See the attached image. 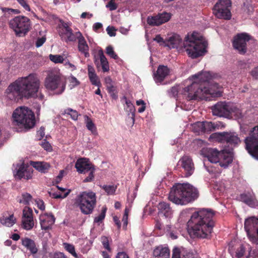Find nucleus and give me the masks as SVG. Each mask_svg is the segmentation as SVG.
I'll return each mask as SVG.
<instances>
[{
	"mask_svg": "<svg viewBox=\"0 0 258 258\" xmlns=\"http://www.w3.org/2000/svg\"><path fill=\"white\" fill-rule=\"evenodd\" d=\"M105 212H106V209L105 208V209H102L101 213L99 216H98L97 217L95 218L94 222L99 223V222H101L105 218Z\"/></svg>",
	"mask_w": 258,
	"mask_h": 258,
	"instance_id": "obj_53",
	"label": "nucleus"
},
{
	"mask_svg": "<svg viewBox=\"0 0 258 258\" xmlns=\"http://www.w3.org/2000/svg\"><path fill=\"white\" fill-rule=\"evenodd\" d=\"M231 4L230 0H219L213 8V14L218 18L230 19L231 17L229 10Z\"/></svg>",
	"mask_w": 258,
	"mask_h": 258,
	"instance_id": "obj_13",
	"label": "nucleus"
},
{
	"mask_svg": "<svg viewBox=\"0 0 258 258\" xmlns=\"http://www.w3.org/2000/svg\"><path fill=\"white\" fill-rule=\"evenodd\" d=\"M69 87L73 89L80 85V82L74 76H71L69 78Z\"/></svg>",
	"mask_w": 258,
	"mask_h": 258,
	"instance_id": "obj_42",
	"label": "nucleus"
},
{
	"mask_svg": "<svg viewBox=\"0 0 258 258\" xmlns=\"http://www.w3.org/2000/svg\"><path fill=\"white\" fill-rule=\"evenodd\" d=\"M240 200L249 207H258V201L253 193L243 194L240 195Z\"/></svg>",
	"mask_w": 258,
	"mask_h": 258,
	"instance_id": "obj_26",
	"label": "nucleus"
},
{
	"mask_svg": "<svg viewBox=\"0 0 258 258\" xmlns=\"http://www.w3.org/2000/svg\"><path fill=\"white\" fill-rule=\"evenodd\" d=\"M44 84L47 90L54 91L56 94H61L66 88V82L62 75L57 70H53L47 72Z\"/></svg>",
	"mask_w": 258,
	"mask_h": 258,
	"instance_id": "obj_8",
	"label": "nucleus"
},
{
	"mask_svg": "<svg viewBox=\"0 0 258 258\" xmlns=\"http://www.w3.org/2000/svg\"><path fill=\"white\" fill-rule=\"evenodd\" d=\"M35 203L39 209H40L41 210H44L45 209L44 202L42 200H36Z\"/></svg>",
	"mask_w": 258,
	"mask_h": 258,
	"instance_id": "obj_61",
	"label": "nucleus"
},
{
	"mask_svg": "<svg viewBox=\"0 0 258 258\" xmlns=\"http://www.w3.org/2000/svg\"><path fill=\"white\" fill-rule=\"evenodd\" d=\"M213 114L218 116L229 117L230 113L237 110L235 104L230 103L219 102L212 108Z\"/></svg>",
	"mask_w": 258,
	"mask_h": 258,
	"instance_id": "obj_15",
	"label": "nucleus"
},
{
	"mask_svg": "<svg viewBox=\"0 0 258 258\" xmlns=\"http://www.w3.org/2000/svg\"><path fill=\"white\" fill-rule=\"evenodd\" d=\"M18 201L24 205H29L32 202V197L28 193H24L18 198Z\"/></svg>",
	"mask_w": 258,
	"mask_h": 258,
	"instance_id": "obj_35",
	"label": "nucleus"
},
{
	"mask_svg": "<svg viewBox=\"0 0 258 258\" xmlns=\"http://www.w3.org/2000/svg\"><path fill=\"white\" fill-rule=\"evenodd\" d=\"M108 93L110 94L111 97L116 99L117 97L116 94V87L113 84L106 86Z\"/></svg>",
	"mask_w": 258,
	"mask_h": 258,
	"instance_id": "obj_44",
	"label": "nucleus"
},
{
	"mask_svg": "<svg viewBox=\"0 0 258 258\" xmlns=\"http://www.w3.org/2000/svg\"><path fill=\"white\" fill-rule=\"evenodd\" d=\"M245 143L248 153L258 159V125L253 128L249 136L245 139Z\"/></svg>",
	"mask_w": 258,
	"mask_h": 258,
	"instance_id": "obj_12",
	"label": "nucleus"
},
{
	"mask_svg": "<svg viewBox=\"0 0 258 258\" xmlns=\"http://www.w3.org/2000/svg\"><path fill=\"white\" fill-rule=\"evenodd\" d=\"M124 99L126 105V110L133 114L135 110L134 105L126 97H124Z\"/></svg>",
	"mask_w": 258,
	"mask_h": 258,
	"instance_id": "obj_48",
	"label": "nucleus"
},
{
	"mask_svg": "<svg viewBox=\"0 0 258 258\" xmlns=\"http://www.w3.org/2000/svg\"><path fill=\"white\" fill-rule=\"evenodd\" d=\"M22 244L29 250L32 254H36L38 251V248L34 240L25 237L21 239Z\"/></svg>",
	"mask_w": 258,
	"mask_h": 258,
	"instance_id": "obj_30",
	"label": "nucleus"
},
{
	"mask_svg": "<svg viewBox=\"0 0 258 258\" xmlns=\"http://www.w3.org/2000/svg\"><path fill=\"white\" fill-rule=\"evenodd\" d=\"M75 167L79 173L86 174L89 173L88 176L84 179V182H88L93 180L95 168L88 159L81 158L78 159L75 164Z\"/></svg>",
	"mask_w": 258,
	"mask_h": 258,
	"instance_id": "obj_11",
	"label": "nucleus"
},
{
	"mask_svg": "<svg viewBox=\"0 0 258 258\" xmlns=\"http://www.w3.org/2000/svg\"><path fill=\"white\" fill-rule=\"evenodd\" d=\"M16 125L26 129L32 128L35 124V118L33 112L27 107L20 106L17 108L12 115Z\"/></svg>",
	"mask_w": 258,
	"mask_h": 258,
	"instance_id": "obj_6",
	"label": "nucleus"
},
{
	"mask_svg": "<svg viewBox=\"0 0 258 258\" xmlns=\"http://www.w3.org/2000/svg\"><path fill=\"white\" fill-rule=\"evenodd\" d=\"M101 240L104 247L108 250L110 251L111 249L109 246L108 238L105 236H102L101 237Z\"/></svg>",
	"mask_w": 258,
	"mask_h": 258,
	"instance_id": "obj_54",
	"label": "nucleus"
},
{
	"mask_svg": "<svg viewBox=\"0 0 258 258\" xmlns=\"http://www.w3.org/2000/svg\"><path fill=\"white\" fill-rule=\"evenodd\" d=\"M115 31L116 30L113 27L108 26L106 28L107 34L111 37L115 36L116 35Z\"/></svg>",
	"mask_w": 258,
	"mask_h": 258,
	"instance_id": "obj_59",
	"label": "nucleus"
},
{
	"mask_svg": "<svg viewBox=\"0 0 258 258\" xmlns=\"http://www.w3.org/2000/svg\"><path fill=\"white\" fill-rule=\"evenodd\" d=\"M9 25L19 37L24 36L31 29L30 19L25 16H16L9 22Z\"/></svg>",
	"mask_w": 258,
	"mask_h": 258,
	"instance_id": "obj_10",
	"label": "nucleus"
},
{
	"mask_svg": "<svg viewBox=\"0 0 258 258\" xmlns=\"http://www.w3.org/2000/svg\"><path fill=\"white\" fill-rule=\"evenodd\" d=\"M214 213L211 210L202 209L194 213L187 222L188 232L194 237L209 238L213 230Z\"/></svg>",
	"mask_w": 258,
	"mask_h": 258,
	"instance_id": "obj_3",
	"label": "nucleus"
},
{
	"mask_svg": "<svg viewBox=\"0 0 258 258\" xmlns=\"http://www.w3.org/2000/svg\"><path fill=\"white\" fill-rule=\"evenodd\" d=\"M30 164L37 170L41 173L47 172L50 167V164L45 162L31 161Z\"/></svg>",
	"mask_w": 258,
	"mask_h": 258,
	"instance_id": "obj_31",
	"label": "nucleus"
},
{
	"mask_svg": "<svg viewBox=\"0 0 258 258\" xmlns=\"http://www.w3.org/2000/svg\"><path fill=\"white\" fill-rule=\"evenodd\" d=\"M33 172V169L32 167L23 164L19 166L16 172H14V175L16 179L29 180L32 178Z\"/></svg>",
	"mask_w": 258,
	"mask_h": 258,
	"instance_id": "obj_19",
	"label": "nucleus"
},
{
	"mask_svg": "<svg viewBox=\"0 0 258 258\" xmlns=\"http://www.w3.org/2000/svg\"><path fill=\"white\" fill-rule=\"evenodd\" d=\"M42 147L46 151H50L51 150V147L50 144L47 142H44L41 144Z\"/></svg>",
	"mask_w": 258,
	"mask_h": 258,
	"instance_id": "obj_63",
	"label": "nucleus"
},
{
	"mask_svg": "<svg viewBox=\"0 0 258 258\" xmlns=\"http://www.w3.org/2000/svg\"><path fill=\"white\" fill-rule=\"evenodd\" d=\"M106 7L110 11H113L117 8V6L114 2V0H110L106 5Z\"/></svg>",
	"mask_w": 258,
	"mask_h": 258,
	"instance_id": "obj_58",
	"label": "nucleus"
},
{
	"mask_svg": "<svg viewBox=\"0 0 258 258\" xmlns=\"http://www.w3.org/2000/svg\"><path fill=\"white\" fill-rule=\"evenodd\" d=\"M249 40V37L245 33L237 34L233 41L234 48L240 53L244 54L247 50V42Z\"/></svg>",
	"mask_w": 258,
	"mask_h": 258,
	"instance_id": "obj_17",
	"label": "nucleus"
},
{
	"mask_svg": "<svg viewBox=\"0 0 258 258\" xmlns=\"http://www.w3.org/2000/svg\"><path fill=\"white\" fill-rule=\"evenodd\" d=\"M51 258H66L64 254L61 252H56L51 255Z\"/></svg>",
	"mask_w": 258,
	"mask_h": 258,
	"instance_id": "obj_64",
	"label": "nucleus"
},
{
	"mask_svg": "<svg viewBox=\"0 0 258 258\" xmlns=\"http://www.w3.org/2000/svg\"><path fill=\"white\" fill-rule=\"evenodd\" d=\"M88 76L92 84L99 86L100 84L98 77L95 72L94 69L90 65L88 66Z\"/></svg>",
	"mask_w": 258,
	"mask_h": 258,
	"instance_id": "obj_32",
	"label": "nucleus"
},
{
	"mask_svg": "<svg viewBox=\"0 0 258 258\" xmlns=\"http://www.w3.org/2000/svg\"><path fill=\"white\" fill-rule=\"evenodd\" d=\"M46 41V38L44 36L37 39L36 42V46L37 47L41 46Z\"/></svg>",
	"mask_w": 258,
	"mask_h": 258,
	"instance_id": "obj_60",
	"label": "nucleus"
},
{
	"mask_svg": "<svg viewBox=\"0 0 258 258\" xmlns=\"http://www.w3.org/2000/svg\"><path fill=\"white\" fill-rule=\"evenodd\" d=\"M65 113L71 116L73 120H77L78 117V113L76 110L72 109H67L65 110Z\"/></svg>",
	"mask_w": 258,
	"mask_h": 258,
	"instance_id": "obj_50",
	"label": "nucleus"
},
{
	"mask_svg": "<svg viewBox=\"0 0 258 258\" xmlns=\"http://www.w3.org/2000/svg\"><path fill=\"white\" fill-rule=\"evenodd\" d=\"M96 204V194L92 191L81 192L77 196L74 202V205L86 215L92 213Z\"/></svg>",
	"mask_w": 258,
	"mask_h": 258,
	"instance_id": "obj_7",
	"label": "nucleus"
},
{
	"mask_svg": "<svg viewBox=\"0 0 258 258\" xmlns=\"http://www.w3.org/2000/svg\"><path fill=\"white\" fill-rule=\"evenodd\" d=\"M235 107L237 110H235L233 113H230L229 117H235V119H239L241 118L243 116V114L241 109L235 105Z\"/></svg>",
	"mask_w": 258,
	"mask_h": 258,
	"instance_id": "obj_47",
	"label": "nucleus"
},
{
	"mask_svg": "<svg viewBox=\"0 0 258 258\" xmlns=\"http://www.w3.org/2000/svg\"><path fill=\"white\" fill-rule=\"evenodd\" d=\"M218 124H214L212 122H198L192 125V130L195 133L200 134L211 132L216 128H219Z\"/></svg>",
	"mask_w": 258,
	"mask_h": 258,
	"instance_id": "obj_21",
	"label": "nucleus"
},
{
	"mask_svg": "<svg viewBox=\"0 0 258 258\" xmlns=\"http://www.w3.org/2000/svg\"><path fill=\"white\" fill-rule=\"evenodd\" d=\"M207 42L197 32L188 34L184 39L183 50L192 58L203 56L207 52Z\"/></svg>",
	"mask_w": 258,
	"mask_h": 258,
	"instance_id": "obj_5",
	"label": "nucleus"
},
{
	"mask_svg": "<svg viewBox=\"0 0 258 258\" xmlns=\"http://www.w3.org/2000/svg\"><path fill=\"white\" fill-rule=\"evenodd\" d=\"M210 138L218 142H226L231 145H237L240 142L238 135L234 132L216 133L211 135Z\"/></svg>",
	"mask_w": 258,
	"mask_h": 258,
	"instance_id": "obj_16",
	"label": "nucleus"
},
{
	"mask_svg": "<svg viewBox=\"0 0 258 258\" xmlns=\"http://www.w3.org/2000/svg\"><path fill=\"white\" fill-rule=\"evenodd\" d=\"M244 228L249 240L254 243L258 244V219L252 217L245 221Z\"/></svg>",
	"mask_w": 258,
	"mask_h": 258,
	"instance_id": "obj_14",
	"label": "nucleus"
},
{
	"mask_svg": "<svg viewBox=\"0 0 258 258\" xmlns=\"http://www.w3.org/2000/svg\"><path fill=\"white\" fill-rule=\"evenodd\" d=\"M71 190L70 189H67V191L63 195H62L61 194H57L56 192H49V195L51 197L54 199H58V198H66L69 194L70 193Z\"/></svg>",
	"mask_w": 258,
	"mask_h": 258,
	"instance_id": "obj_46",
	"label": "nucleus"
},
{
	"mask_svg": "<svg viewBox=\"0 0 258 258\" xmlns=\"http://www.w3.org/2000/svg\"><path fill=\"white\" fill-rule=\"evenodd\" d=\"M245 252V248L242 246L241 245L239 248H238L235 252V256L237 258H241L243 256L244 253Z\"/></svg>",
	"mask_w": 258,
	"mask_h": 258,
	"instance_id": "obj_52",
	"label": "nucleus"
},
{
	"mask_svg": "<svg viewBox=\"0 0 258 258\" xmlns=\"http://www.w3.org/2000/svg\"><path fill=\"white\" fill-rule=\"evenodd\" d=\"M58 33L61 40L66 42L75 41L78 37L77 32L74 33L67 23H62L59 27Z\"/></svg>",
	"mask_w": 258,
	"mask_h": 258,
	"instance_id": "obj_18",
	"label": "nucleus"
},
{
	"mask_svg": "<svg viewBox=\"0 0 258 258\" xmlns=\"http://www.w3.org/2000/svg\"><path fill=\"white\" fill-rule=\"evenodd\" d=\"M98 55L100 57V60L103 71L104 72H108L109 70V64L106 58L103 54V51H99Z\"/></svg>",
	"mask_w": 258,
	"mask_h": 258,
	"instance_id": "obj_33",
	"label": "nucleus"
},
{
	"mask_svg": "<svg viewBox=\"0 0 258 258\" xmlns=\"http://www.w3.org/2000/svg\"><path fill=\"white\" fill-rule=\"evenodd\" d=\"M49 57L51 61L55 63H62L64 60L63 56L60 55L50 54Z\"/></svg>",
	"mask_w": 258,
	"mask_h": 258,
	"instance_id": "obj_41",
	"label": "nucleus"
},
{
	"mask_svg": "<svg viewBox=\"0 0 258 258\" xmlns=\"http://www.w3.org/2000/svg\"><path fill=\"white\" fill-rule=\"evenodd\" d=\"M41 81L39 76L32 73L21 77L10 85L6 90L7 97L17 101L22 97H31L43 99L44 95L41 93Z\"/></svg>",
	"mask_w": 258,
	"mask_h": 258,
	"instance_id": "obj_1",
	"label": "nucleus"
},
{
	"mask_svg": "<svg viewBox=\"0 0 258 258\" xmlns=\"http://www.w3.org/2000/svg\"><path fill=\"white\" fill-rule=\"evenodd\" d=\"M65 249L71 253L74 257H77V254L75 252V247L73 245L67 243H63Z\"/></svg>",
	"mask_w": 258,
	"mask_h": 258,
	"instance_id": "obj_45",
	"label": "nucleus"
},
{
	"mask_svg": "<svg viewBox=\"0 0 258 258\" xmlns=\"http://www.w3.org/2000/svg\"><path fill=\"white\" fill-rule=\"evenodd\" d=\"M153 258H170V250L168 247L159 245L153 251Z\"/></svg>",
	"mask_w": 258,
	"mask_h": 258,
	"instance_id": "obj_25",
	"label": "nucleus"
},
{
	"mask_svg": "<svg viewBox=\"0 0 258 258\" xmlns=\"http://www.w3.org/2000/svg\"><path fill=\"white\" fill-rule=\"evenodd\" d=\"M106 53L111 57L116 59L118 58L117 55L113 50V48L111 46H108L106 49Z\"/></svg>",
	"mask_w": 258,
	"mask_h": 258,
	"instance_id": "obj_49",
	"label": "nucleus"
},
{
	"mask_svg": "<svg viewBox=\"0 0 258 258\" xmlns=\"http://www.w3.org/2000/svg\"><path fill=\"white\" fill-rule=\"evenodd\" d=\"M181 167L185 171L186 176H190L192 174L194 170V164L191 159L188 156L183 157L180 160Z\"/></svg>",
	"mask_w": 258,
	"mask_h": 258,
	"instance_id": "obj_23",
	"label": "nucleus"
},
{
	"mask_svg": "<svg viewBox=\"0 0 258 258\" xmlns=\"http://www.w3.org/2000/svg\"><path fill=\"white\" fill-rule=\"evenodd\" d=\"M77 39L78 40V49L80 52L83 53L85 57L89 56V46L81 33L77 32Z\"/></svg>",
	"mask_w": 258,
	"mask_h": 258,
	"instance_id": "obj_24",
	"label": "nucleus"
},
{
	"mask_svg": "<svg viewBox=\"0 0 258 258\" xmlns=\"http://www.w3.org/2000/svg\"><path fill=\"white\" fill-rule=\"evenodd\" d=\"M184 45L180 36L176 34L168 35L167 38L166 46L170 48H176L178 51H182Z\"/></svg>",
	"mask_w": 258,
	"mask_h": 258,
	"instance_id": "obj_20",
	"label": "nucleus"
},
{
	"mask_svg": "<svg viewBox=\"0 0 258 258\" xmlns=\"http://www.w3.org/2000/svg\"><path fill=\"white\" fill-rule=\"evenodd\" d=\"M85 123L86 124V127L88 130L91 132V133L93 134H97V130L96 127L93 122L92 119L89 118L87 116H85Z\"/></svg>",
	"mask_w": 258,
	"mask_h": 258,
	"instance_id": "obj_38",
	"label": "nucleus"
},
{
	"mask_svg": "<svg viewBox=\"0 0 258 258\" xmlns=\"http://www.w3.org/2000/svg\"><path fill=\"white\" fill-rule=\"evenodd\" d=\"M64 66L66 68L70 70L71 71H73L76 69V67L73 64L70 63L69 61L66 62Z\"/></svg>",
	"mask_w": 258,
	"mask_h": 258,
	"instance_id": "obj_62",
	"label": "nucleus"
},
{
	"mask_svg": "<svg viewBox=\"0 0 258 258\" xmlns=\"http://www.w3.org/2000/svg\"><path fill=\"white\" fill-rule=\"evenodd\" d=\"M202 154L207 157L211 163L219 162L221 167H227L233 160L231 153L225 151L218 152L216 149L205 148L202 150Z\"/></svg>",
	"mask_w": 258,
	"mask_h": 258,
	"instance_id": "obj_9",
	"label": "nucleus"
},
{
	"mask_svg": "<svg viewBox=\"0 0 258 258\" xmlns=\"http://www.w3.org/2000/svg\"><path fill=\"white\" fill-rule=\"evenodd\" d=\"M33 218V211L28 207H25L23 211L22 218Z\"/></svg>",
	"mask_w": 258,
	"mask_h": 258,
	"instance_id": "obj_43",
	"label": "nucleus"
},
{
	"mask_svg": "<svg viewBox=\"0 0 258 258\" xmlns=\"http://www.w3.org/2000/svg\"><path fill=\"white\" fill-rule=\"evenodd\" d=\"M129 213V209L127 208H125L124 210V215L123 216L122 221L123 222V227H126L127 225V219H128V215Z\"/></svg>",
	"mask_w": 258,
	"mask_h": 258,
	"instance_id": "obj_57",
	"label": "nucleus"
},
{
	"mask_svg": "<svg viewBox=\"0 0 258 258\" xmlns=\"http://www.w3.org/2000/svg\"><path fill=\"white\" fill-rule=\"evenodd\" d=\"M101 187L107 195H111L114 194L117 188V186L114 185H105Z\"/></svg>",
	"mask_w": 258,
	"mask_h": 258,
	"instance_id": "obj_40",
	"label": "nucleus"
},
{
	"mask_svg": "<svg viewBox=\"0 0 258 258\" xmlns=\"http://www.w3.org/2000/svg\"><path fill=\"white\" fill-rule=\"evenodd\" d=\"M172 258H193V256L183 247H174L172 250Z\"/></svg>",
	"mask_w": 258,
	"mask_h": 258,
	"instance_id": "obj_29",
	"label": "nucleus"
},
{
	"mask_svg": "<svg viewBox=\"0 0 258 258\" xmlns=\"http://www.w3.org/2000/svg\"><path fill=\"white\" fill-rule=\"evenodd\" d=\"M198 197L197 189L189 183H176L171 189L168 199L177 205H185Z\"/></svg>",
	"mask_w": 258,
	"mask_h": 258,
	"instance_id": "obj_4",
	"label": "nucleus"
},
{
	"mask_svg": "<svg viewBox=\"0 0 258 258\" xmlns=\"http://www.w3.org/2000/svg\"><path fill=\"white\" fill-rule=\"evenodd\" d=\"M18 3L26 11L30 12V8L27 3L26 0H17Z\"/></svg>",
	"mask_w": 258,
	"mask_h": 258,
	"instance_id": "obj_56",
	"label": "nucleus"
},
{
	"mask_svg": "<svg viewBox=\"0 0 258 258\" xmlns=\"http://www.w3.org/2000/svg\"><path fill=\"white\" fill-rule=\"evenodd\" d=\"M169 74L170 70L167 66H159L154 75V79L156 82H161Z\"/></svg>",
	"mask_w": 258,
	"mask_h": 258,
	"instance_id": "obj_28",
	"label": "nucleus"
},
{
	"mask_svg": "<svg viewBox=\"0 0 258 258\" xmlns=\"http://www.w3.org/2000/svg\"><path fill=\"white\" fill-rule=\"evenodd\" d=\"M160 24L165 23L168 22L171 18L172 14L170 13L163 12L157 15Z\"/></svg>",
	"mask_w": 258,
	"mask_h": 258,
	"instance_id": "obj_37",
	"label": "nucleus"
},
{
	"mask_svg": "<svg viewBox=\"0 0 258 258\" xmlns=\"http://www.w3.org/2000/svg\"><path fill=\"white\" fill-rule=\"evenodd\" d=\"M213 76L208 72H203L192 76L190 79L192 83L185 87L182 93L188 100H207L209 96L218 97L222 94L220 86L217 83L211 85L207 89L203 84L209 82Z\"/></svg>",
	"mask_w": 258,
	"mask_h": 258,
	"instance_id": "obj_2",
	"label": "nucleus"
},
{
	"mask_svg": "<svg viewBox=\"0 0 258 258\" xmlns=\"http://www.w3.org/2000/svg\"><path fill=\"white\" fill-rule=\"evenodd\" d=\"M154 40L159 43L161 45H164L166 46L167 39L164 40L160 35H157L154 38Z\"/></svg>",
	"mask_w": 258,
	"mask_h": 258,
	"instance_id": "obj_55",
	"label": "nucleus"
},
{
	"mask_svg": "<svg viewBox=\"0 0 258 258\" xmlns=\"http://www.w3.org/2000/svg\"><path fill=\"white\" fill-rule=\"evenodd\" d=\"M158 213L161 216H163L167 218H171L173 215V211L168 203L162 202L158 205Z\"/></svg>",
	"mask_w": 258,
	"mask_h": 258,
	"instance_id": "obj_27",
	"label": "nucleus"
},
{
	"mask_svg": "<svg viewBox=\"0 0 258 258\" xmlns=\"http://www.w3.org/2000/svg\"><path fill=\"white\" fill-rule=\"evenodd\" d=\"M39 219L41 229L43 230L51 228L55 222V218L51 214H42L40 215Z\"/></svg>",
	"mask_w": 258,
	"mask_h": 258,
	"instance_id": "obj_22",
	"label": "nucleus"
},
{
	"mask_svg": "<svg viewBox=\"0 0 258 258\" xmlns=\"http://www.w3.org/2000/svg\"><path fill=\"white\" fill-rule=\"evenodd\" d=\"M147 21V23L151 26L160 25L157 15L148 17Z\"/></svg>",
	"mask_w": 258,
	"mask_h": 258,
	"instance_id": "obj_39",
	"label": "nucleus"
},
{
	"mask_svg": "<svg viewBox=\"0 0 258 258\" xmlns=\"http://www.w3.org/2000/svg\"><path fill=\"white\" fill-rule=\"evenodd\" d=\"M0 9L2 11V12L5 14H11V13H14L16 14H18L20 13L19 11L17 9H13L11 8H3V7H0Z\"/></svg>",
	"mask_w": 258,
	"mask_h": 258,
	"instance_id": "obj_51",
	"label": "nucleus"
},
{
	"mask_svg": "<svg viewBox=\"0 0 258 258\" xmlns=\"http://www.w3.org/2000/svg\"><path fill=\"white\" fill-rule=\"evenodd\" d=\"M22 226L23 228L27 230H31L34 225V221L33 218H22Z\"/></svg>",
	"mask_w": 258,
	"mask_h": 258,
	"instance_id": "obj_36",
	"label": "nucleus"
},
{
	"mask_svg": "<svg viewBox=\"0 0 258 258\" xmlns=\"http://www.w3.org/2000/svg\"><path fill=\"white\" fill-rule=\"evenodd\" d=\"M16 219L13 215L3 217L1 220V223L7 227L12 226L16 223Z\"/></svg>",
	"mask_w": 258,
	"mask_h": 258,
	"instance_id": "obj_34",
	"label": "nucleus"
}]
</instances>
